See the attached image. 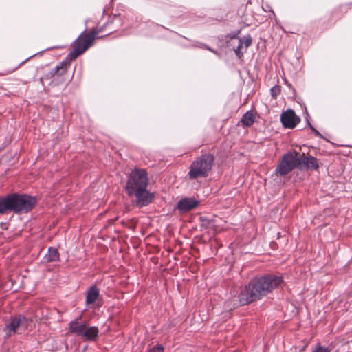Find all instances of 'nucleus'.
<instances>
[{
    "label": "nucleus",
    "mask_w": 352,
    "mask_h": 352,
    "mask_svg": "<svg viewBox=\"0 0 352 352\" xmlns=\"http://www.w3.org/2000/svg\"><path fill=\"white\" fill-rule=\"evenodd\" d=\"M133 196L135 197V205L139 207H144L149 205L154 199V195L147 190V187L139 188L133 192Z\"/></svg>",
    "instance_id": "7"
},
{
    "label": "nucleus",
    "mask_w": 352,
    "mask_h": 352,
    "mask_svg": "<svg viewBox=\"0 0 352 352\" xmlns=\"http://www.w3.org/2000/svg\"><path fill=\"white\" fill-rule=\"evenodd\" d=\"M7 198L10 211L15 213H27L36 204V199L25 194H11Z\"/></svg>",
    "instance_id": "4"
},
{
    "label": "nucleus",
    "mask_w": 352,
    "mask_h": 352,
    "mask_svg": "<svg viewBox=\"0 0 352 352\" xmlns=\"http://www.w3.org/2000/svg\"><path fill=\"white\" fill-rule=\"evenodd\" d=\"M281 89L278 85H275L272 87L270 89L271 95L273 98H276L280 94Z\"/></svg>",
    "instance_id": "20"
},
{
    "label": "nucleus",
    "mask_w": 352,
    "mask_h": 352,
    "mask_svg": "<svg viewBox=\"0 0 352 352\" xmlns=\"http://www.w3.org/2000/svg\"><path fill=\"white\" fill-rule=\"evenodd\" d=\"M102 31V28H94L89 32H82L78 37L72 43V50L68 54L66 58L59 63L54 68L51 69L44 77L40 78V81L43 83V79L55 78L56 77L61 78L67 72L70 65V62L75 60L78 56L83 54L93 44L98 34ZM56 79L52 82L53 83Z\"/></svg>",
    "instance_id": "2"
},
{
    "label": "nucleus",
    "mask_w": 352,
    "mask_h": 352,
    "mask_svg": "<svg viewBox=\"0 0 352 352\" xmlns=\"http://www.w3.org/2000/svg\"><path fill=\"white\" fill-rule=\"evenodd\" d=\"M283 282V278L276 274H267L255 277L241 290L239 301L241 305H246L262 299Z\"/></svg>",
    "instance_id": "1"
},
{
    "label": "nucleus",
    "mask_w": 352,
    "mask_h": 352,
    "mask_svg": "<svg viewBox=\"0 0 352 352\" xmlns=\"http://www.w3.org/2000/svg\"><path fill=\"white\" fill-rule=\"evenodd\" d=\"M299 160L300 170L311 169L314 170H317L319 168L318 160L311 155L304 157L303 158L299 157Z\"/></svg>",
    "instance_id": "11"
},
{
    "label": "nucleus",
    "mask_w": 352,
    "mask_h": 352,
    "mask_svg": "<svg viewBox=\"0 0 352 352\" xmlns=\"http://www.w3.org/2000/svg\"><path fill=\"white\" fill-rule=\"evenodd\" d=\"M214 162V157L211 154H204L197 158L190 164L188 176L190 179L206 177L211 170Z\"/></svg>",
    "instance_id": "3"
},
{
    "label": "nucleus",
    "mask_w": 352,
    "mask_h": 352,
    "mask_svg": "<svg viewBox=\"0 0 352 352\" xmlns=\"http://www.w3.org/2000/svg\"><path fill=\"white\" fill-rule=\"evenodd\" d=\"M298 117L292 109H288L280 116V122L285 128L294 129L300 122Z\"/></svg>",
    "instance_id": "9"
},
{
    "label": "nucleus",
    "mask_w": 352,
    "mask_h": 352,
    "mask_svg": "<svg viewBox=\"0 0 352 352\" xmlns=\"http://www.w3.org/2000/svg\"><path fill=\"white\" fill-rule=\"evenodd\" d=\"M1 151H2V148H0V152H1Z\"/></svg>",
    "instance_id": "25"
},
{
    "label": "nucleus",
    "mask_w": 352,
    "mask_h": 352,
    "mask_svg": "<svg viewBox=\"0 0 352 352\" xmlns=\"http://www.w3.org/2000/svg\"><path fill=\"white\" fill-rule=\"evenodd\" d=\"M80 316L69 323V331L76 336L82 337L87 325L86 322H80Z\"/></svg>",
    "instance_id": "12"
},
{
    "label": "nucleus",
    "mask_w": 352,
    "mask_h": 352,
    "mask_svg": "<svg viewBox=\"0 0 352 352\" xmlns=\"http://www.w3.org/2000/svg\"><path fill=\"white\" fill-rule=\"evenodd\" d=\"M241 122L243 126L250 127L255 122V116L252 112L247 111L243 115Z\"/></svg>",
    "instance_id": "16"
},
{
    "label": "nucleus",
    "mask_w": 352,
    "mask_h": 352,
    "mask_svg": "<svg viewBox=\"0 0 352 352\" xmlns=\"http://www.w3.org/2000/svg\"><path fill=\"white\" fill-rule=\"evenodd\" d=\"M312 352H331V351L327 347L319 345Z\"/></svg>",
    "instance_id": "22"
},
{
    "label": "nucleus",
    "mask_w": 352,
    "mask_h": 352,
    "mask_svg": "<svg viewBox=\"0 0 352 352\" xmlns=\"http://www.w3.org/2000/svg\"><path fill=\"white\" fill-rule=\"evenodd\" d=\"M99 330L96 326L87 327L86 325L82 338L86 341H94L98 336Z\"/></svg>",
    "instance_id": "14"
},
{
    "label": "nucleus",
    "mask_w": 352,
    "mask_h": 352,
    "mask_svg": "<svg viewBox=\"0 0 352 352\" xmlns=\"http://www.w3.org/2000/svg\"><path fill=\"white\" fill-rule=\"evenodd\" d=\"M242 40V45L244 44L245 49H248L252 45V37L250 34L245 35L243 36Z\"/></svg>",
    "instance_id": "18"
},
{
    "label": "nucleus",
    "mask_w": 352,
    "mask_h": 352,
    "mask_svg": "<svg viewBox=\"0 0 352 352\" xmlns=\"http://www.w3.org/2000/svg\"><path fill=\"white\" fill-rule=\"evenodd\" d=\"M59 253L56 248L50 247L48 248L47 254L44 256V261L47 263L59 261Z\"/></svg>",
    "instance_id": "15"
},
{
    "label": "nucleus",
    "mask_w": 352,
    "mask_h": 352,
    "mask_svg": "<svg viewBox=\"0 0 352 352\" xmlns=\"http://www.w3.org/2000/svg\"><path fill=\"white\" fill-rule=\"evenodd\" d=\"M309 125L316 136L320 137V138L322 137V135L320 133V132L318 131H317L310 123H309Z\"/></svg>",
    "instance_id": "23"
},
{
    "label": "nucleus",
    "mask_w": 352,
    "mask_h": 352,
    "mask_svg": "<svg viewBox=\"0 0 352 352\" xmlns=\"http://www.w3.org/2000/svg\"><path fill=\"white\" fill-rule=\"evenodd\" d=\"M100 298V291L96 285L89 288L86 294L85 303L87 305L96 302Z\"/></svg>",
    "instance_id": "13"
},
{
    "label": "nucleus",
    "mask_w": 352,
    "mask_h": 352,
    "mask_svg": "<svg viewBox=\"0 0 352 352\" xmlns=\"http://www.w3.org/2000/svg\"><path fill=\"white\" fill-rule=\"evenodd\" d=\"M199 203V201L194 197H184L178 201L175 208L181 213H186L195 209Z\"/></svg>",
    "instance_id": "10"
},
{
    "label": "nucleus",
    "mask_w": 352,
    "mask_h": 352,
    "mask_svg": "<svg viewBox=\"0 0 352 352\" xmlns=\"http://www.w3.org/2000/svg\"><path fill=\"white\" fill-rule=\"evenodd\" d=\"M242 40L239 39V45L237 47L234 49V52L238 58H241L243 55V52L241 51V49L242 48Z\"/></svg>",
    "instance_id": "19"
},
{
    "label": "nucleus",
    "mask_w": 352,
    "mask_h": 352,
    "mask_svg": "<svg viewBox=\"0 0 352 352\" xmlns=\"http://www.w3.org/2000/svg\"><path fill=\"white\" fill-rule=\"evenodd\" d=\"M29 323V320L23 315L17 316H11L10 321L6 324V329L9 331L10 335L16 333L20 327L26 329Z\"/></svg>",
    "instance_id": "8"
},
{
    "label": "nucleus",
    "mask_w": 352,
    "mask_h": 352,
    "mask_svg": "<svg viewBox=\"0 0 352 352\" xmlns=\"http://www.w3.org/2000/svg\"><path fill=\"white\" fill-rule=\"evenodd\" d=\"M204 47L206 50H209V51H210V52H213L214 54H217V52L216 50H212V48H210L209 46H208V45H204Z\"/></svg>",
    "instance_id": "24"
},
{
    "label": "nucleus",
    "mask_w": 352,
    "mask_h": 352,
    "mask_svg": "<svg viewBox=\"0 0 352 352\" xmlns=\"http://www.w3.org/2000/svg\"><path fill=\"white\" fill-rule=\"evenodd\" d=\"M300 166L298 153L289 151L285 153L276 168V173L280 176H285L292 172L295 168Z\"/></svg>",
    "instance_id": "6"
},
{
    "label": "nucleus",
    "mask_w": 352,
    "mask_h": 352,
    "mask_svg": "<svg viewBox=\"0 0 352 352\" xmlns=\"http://www.w3.org/2000/svg\"><path fill=\"white\" fill-rule=\"evenodd\" d=\"M148 184V178L146 170L135 168L128 175L125 191L129 197H132L133 192L139 188L147 187Z\"/></svg>",
    "instance_id": "5"
},
{
    "label": "nucleus",
    "mask_w": 352,
    "mask_h": 352,
    "mask_svg": "<svg viewBox=\"0 0 352 352\" xmlns=\"http://www.w3.org/2000/svg\"><path fill=\"white\" fill-rule=\"evenodd\" d=\"M8 202L7 197L0 200V214H5L7 211H10L9 204Z\"/></svg>",
    "instance_id": "17"
},
{
    "label": "nucleus",
    "mask_w": 352,
    "mask_h": 352,
    "mask_svg": "<svg viewBox=\"0 0 352 352\" xmlns=\"http://www.w3.org/2000/svg\"><path fill=\"white\" fill-rule=\"evenodd\" d=\"M164 347L161 344H157L150 349V352H163Z\"/></svg>",
    "instance_id": "21"
}]
</instances>
